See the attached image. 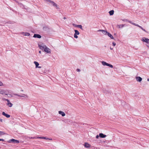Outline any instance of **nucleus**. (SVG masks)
Masks as SVG:
<instances>
[{"mask_svg":"<svg viewBox=\"0 0 149 149\" xmlns=\"http://www.w3.org/2000/svg\"><path fill=\"white\" fill-rule=\"evenodd\" d=\"M39 47L40 49L45 52H47V53H51V49L48 48L46 45L42 44V45H39Z\"/></svg>","mask_w":149,"mask_h":149,"instance_id":"1","label":"nucleus"},{"mask_svg":"<svg viewBox=\"0 0 149 149\" xmlns=\"http://www.w3.org/2000/svg\"><path fill=\"white\" fill-rule=\"evenodd\" d=\"M102 63L103 65H107L111 68H113V66L112 65L107 63L104 61H102Z\"/></svg>","mask_w":149,"mask_h":149,"instance_id":"2","label":"nucleus"},{"mask_svg":"<svg viewBox=\"0 0 149 149\" xmlns=\"http://www.w3.org/2000/svg\"><path fill=\"white\" fill-rule=\"evenodd\" d=\"M8 142L9 143H19V141L18 140H15L14 139H12L9 140L8 141Z\"/></svg>","mask_w":149,"mask_h":149,"instance_id":"3","label":"nucleus"},{"mask_svg":"<svg viewBox=\"0 0 149 149\" xmlns=\"http://www.w3.org/2000/svg\"><path fill=\"white\" fill-rule=\"evenodd\" d=\"M3 100H6V101L7 102H8V103H7V105L9 107H11L13 104H12L10 102V101L8 99H3Z\"/></svg>","mask_w":149,"mask_h":149,"instance_id":"4","label":"nucleus"},{"mask_svg":"<svg viewBox=\"0 0 149 149\" xmlns=\"http://www.w3.org/2000/svg\"><path fill=\"white\" fill-rule=\"evenodd\" d=\"M142 41L144 42H145L146 43H148L149 42V39L148 38L144 37L142 38Z\"/></svg>","mask_w":149,"mask_h":149,"instance_id":"5","label":"nucleus"},{"mask_svg":"<svg viewBox=\"0 0 149 149\" xmlns=\"http://www.w3.org/2000/svg\"><path fill=\"white\" fill-rule=\"evenodd\" d=\"M19 97H23L25 99L28 98L29 97L28 95L23 94H21L20 95Z\"/></svg>","mask_w":149,"mask_h":149,"instance_id":"6","label":"nucleus"},{"mask_svg":"<svg viewBox=\"0 0 149 149\" xmlns=\"http://www.w3.org/2000/svg\"><path fill=\"white\" fill-rule=\"evenodd\" d=\"M98 31H102V33H103L105 35H107V34L108 33V32L107 31H106L105 30L100 29L98 30Z\"/></svg>","mask_w":149,"mask_h":149,"instance_id":"7","label":"nucleus"},{"mask_svg":"<svg viewBox=\"0 0 149 149\" xmlns=\"http://www.w3.org/2000/svg\"><path fill=\"white\" fill-rule=\"evenodd\" d=\"M33 37L35 38H41V36L39 34H35L34 35Z\"/></svg>","mask_w":149,"mask_h":149,"instance_id":"8","label":"nucleus"},{"mask_svg":"<svg viewBox=\"0 0 149 149\" xmlns=\"http://www.w3.org/2000/svg\"><path fill=\"white\" fill-rule=\"evenodd\" d=\"M7 91H6L4 89H0V94H5L6 92Z\"/></svg>","mask_w":149,"mask_h":149,"instance_id":"9","label":"nucleus"},{"mask_svg":"<svg viewBox=\"0 0 149 149\" xmlns=\"http://www.w3.org/2000/svg\"><path fill=\"white\" fill-rule=\"evenodd\" d=\"M34 63L36 65V68H41V67H40V66H38V65H39V63L38 62H37L36 61H34Z\"/></svg>","mask_w":149,"mask_h":149,"instance_id":"10","label":"nucleus"},{"mask_svg":"<svg viewBox=\"0 0 149 149\" xmlns=\"http://www.w3.org/2000/svg\"><path fill=\"white\" fill-rule=\"evenodd\" d=\"M136 79L137 81L139 82H141L142 80V78L140 77H136Z\"/></svg>","mask_w":149,"mask_h":149,"instance_id":"11","label":"nucleus"},{"mask_svg":"<svg viewBox=\"0 0 149 149\" xmlns=\"http://www.w3.org/2000/svg\"><path fill=\"white\" fill-rule=\"evenodd\" d=\"M2 114L3 115L5 116L7 118H9L10 117V116L8 114L4 112H2Z\"/></svg>","mask_w":149,"mask_h":149,"instance_id":"12","label":"nucleus"},{"mask_svg":"<svg viewBox=\"0 0 149 149\" xmlns=\"http://www.w3.org/2000/svg\"><path fill=\"white\" fill-rule=\"evenodd\" d=\"M134 25L139 27L140 29H141L142 30H143L145 32H147V31L145 29H143L141 26L139 25L138 24H134Z\"/></svg>","mask_w":149,"mask_h":149,"instance_id":"13","label":"nucleus"},{"mask_svg":"<svg viewBox=\"0 0 149 149\" xmlns=\"http://www.w3.org/2000/svg\"><path fill=\"white\" fill-rule=\"evenodd\" d=\"M99 136L102 138H104L106 136V135L104 134L103 133H100L99 134Z\"/></svg>","mask_w":149,"mask_h":149,"instance_id":"14","label":"nucleus"},{"mask_svg":"<svg viewBox=\"0 0 149 149\" xmlns=\"http://www.w3.org/2000/svg\"><path fill=\"white\" fill-rule=\"evenodd\" d=\"M58 113L59 114H61L62 116H65V113L62 111H59Z\"/></svg>","mask_w":149,"mask_h":149,"instance_id":"15","label":"nucleus"},{"mask_svg":"<svg viewBox=\"0 0 149 149\" xmlns=\"http://www.w3.org/2000/svg\"><path fill=\"white\" fill-rule=\"evenodd\" d=\"M84 146L86 148H88L90 147V145L87 143H85Z\"/></svg>","mask_w":149,"mask_h":149,"instance_id":"16","label":"nucleus"},{"mask_svg":"<svg viewBox=\"0 0 149 149\" xmlns=\"http://www.w3.org/2000/svg\"><path fill=\"white\" fill-rule=\"evenodd\" d=\"M51 3L53 6L56 7H57V5L54 3V1H52Z\"/></svg>","mask_w":149,"mask_h":149,"instance_id":"17","label":"nucleus"},{"mask_svg":"<svg viewBox=\"0 0 149 149\" xmlns=\"http://www.w3.org/2000/svg\"><path fill=\"white\" fill-rule=\"evenodd\" d=\"M7 92H6V93H5V95H7L8 96V97H13V96L12 95L10 94H8V93H7Z\"/></svg>","mask_w":149,"mask_h":149,"instance_id":"18","label":"nucleus"},{"mask_svg":"<svg viewBox=\"0 0 149 149\" xmlns=\"http://www.w3.org/2000/svg\"><path fill=\"white\" fill-rule=\"evenodd\" d=\"M107 35H108L109 37H110L111 39H114V38L113 37V36L110 33L108 32V34H107Z\"/></svg>","mask_w":149,"mask_h":149,"instance_id":"19","label":"nucleus"},{"mask_svg":"<svg viewBox=\"0 0 149 149\" xmlns=\"http://www.w3.org/2000/svg\"><path fill=\"white\" fill-rule=\"evenodd\" d=\"M125 26L124 24H122L121 25H117V26H118V28H122L124 27Z\"/></svg>","mask_w":149,"mask_h":149,"instance_id":"20","label":"nucleus"},{"mask_svg":"<svg viewBox=\"0 0 149 149\" xmlns=\"http://www.w3.org/2000/svg\"><path fill=\"white\" fill-rule=\"evenodd\" d=\"M37 138L43 139H45L47 140L48 139H49V138H46V137H37Z\"/></svg>","mask_w":149,"mask_h":149,"instance_id":"21","label":"nucleus"},{"mask_svg":"<svg viewBox=\"0 0 149 149\" xmlns=\"http://www.w3.org/2000/svg\"><path fill=\"white\" fill-rule=\"evenodd\" d=\"M114 12V11L113 10H111L109 11V13L110 15H113Z\"/></svg>","mask_w":149,"mask_h":149,"instance_id":"22","label":"nucleus"},{"mask_svg":"<svg viewBox=\"0 0 149 149\" xmlns=\"http://www.w3.org/2000/svg\"><path fill=\"white\" fill-rule=\"evenodd\" d=\"M75 34L79 35V32L77 30H74Z\"/></svg>","mask_w":149,"mask_h":149,"instance_id":"23","label":"nucleus"},{"mask_svg":"<svg viewBox=\"0 0 149 149\" xmlns=\"http://www.w3.org/2000/svg\"><path fill=\"white\" fill-rule=\"evenodd\" d=\"M24 33V35L25 36H29L30 35V33H28L25 32V33Z\"/></svg>","mask_w":149,"mask_h":149,"instance_id":"24","label":"nucleus"},{"mask_svg":"<svg viewBox=\"0 0 149 149\" xmlns=\"http://www.w3.org/2000/svg\"><path fill=\"white\" fill-rule=\"evenodd\" d=\"M77 27L80 28L82 30H83V29H82V26L81 25H79L77 26Z\"/></svg>","mask_w":149,"mask_h":149,"instance_id":"25","label":"nucleus"},{"mask_svg":"<svg viewBox=\"0 0 149 149\" xmlns=\"http://www.w3.org/2000/svg\"><path fill=\"white\" fill-rule=\"evenodd\" d=\"M5 134L4 132L0 131V135H4Z\"/></svg>","mask_w":149,"mask_h":149,"instance_id":"26","label":"nucleus"},{"mask_svg":"<svg viewBox=\"0 0 149 149\" xmlns=\"http://www.w3.org/2000/svg\"><path fill=\"white\" fill-rule=\"evenodd\" d=\"M128 22L132 24H133L134 25V24H136L135 23H133V22H131V21H128Z\"/></svg>","mask_w":149,"mask_h":149,"instance_id":"27","label":"nucleus"},{"mask_svg":"<svg viewBox=\"0 0 149 149\" xmlns=\"http://www.w3.org/2000/svg\"><path fill=\"white\" fill-rule=\"evenodd\" d=\"M74 37L75 38H78V37L77 36V35L75 34V33L74 34Z\"/></svg>","mask_w":149,"mask_h":149,"instance_id":"28","label":"nucleus"},{"mask_svg":"<svg viewBox=\"0 0 149 149\" xmlns=\"http://www.w3.org/2000/svg\"><path fill=\"white\" fill-rule=\"evenodd\" d=\"M47 2H49V3H50L52 1L50 0H45Z\"/></svg>","mask_w":149,"mask_h":149,"instance_id":"29","label":"nucleus"},{"mask_svg":"<svg viewBox=\"0 0 149 149\" xmlns=\"http://www.w3.org/2000/svg\"><path fill=\"white\" fill-rule=\"evenodd\" d=\"M3 83L0 81V86H3Z\"/></svg>","mask_w":149,"mask_h":149,"instance_id":"30","label":"nucleus"},{"mask_svg":"<svg viewBox=\"0 0 149 149\" xmlns=\"http://www.w3.org/2000/svg\"><path fill=\"white\" fill-rule=\"evenodd\" d=\"M73 26H75V27H77V26L78 25H77L76 24H73Z\"/></svg>","mask_w":149,"mask_h":149,"instance_id":"31","label":"nucleus"},{"mask_svg":"<svg viewBox=\"0 0 149 149\" xmlns=\"http://www.w3.org/2000/svg\"><path fill=\"white\" fill-rule=\"evenodd\" d=\"M14 94V95H15L17 96H19V95H18V94H15V93H14V94Z\"/></svg>","mask_w":149,"mask_h":149,"instance_id":"32","label":"nucleus"},{"mask_svg":"<svg viewBox=\"0 0 149 149\" xmlns=\"http://www.w3.org/2000/svg\"><path fill=\"white\" fill-rule=\"evenodd\" d=\"M123 21H125V22H128V21H129V20H128L127 19H124L123 20Z\"/></svg>","mask_w":149,"mask_h":149,"instance_id":"33","label":"nucleus"},{"mask_svg":"<svg viewBox=\"0 0 149 149\" xmlns=\"http://www.w3.org/2000/svg\"><path fill=\"white\" fill-rule=\"evenodd\" d=\"M113 46H115L116 45V44L114 42H113Z\"/></svg>","mask_w":149,"mask_h":149,"instance_id":"34","label":"nucleus"},{"mask_svg":"<svg viewBox=\"0 0 149 149\" xmlns=\"http://www.w3.org/2000/svg\"><path fill=\"white\" fill-rule=\"evenodd\" d=\"M76 70L77 72L80 71V70L79 69H77Z\"/></svg>","mask_w":149,"mask_h":149,"instance_id":"35","label":"nucleus"},{"mask_svg":"<svg viewBox=\"0 0 149 149\" xmlns=\"http://www.w3.org/2000/svg\"><path fill=\"white\" fill-rule=\"evenodd\" d=\"M4 141V139H0V141Z\"/></svg>","mask_w":149,"mask_h":149,"instance_id":"36","label":"nucleus"},{"mask_svg":"<svg viewBox=\"0 0 149 149\" xmlns=\"http://www.w3.org/2000/svg\"><path fill=\"white\" fill-rule=\"evenodd\" d=\"M99 136L98 135H97L96 136V137L97 139H98V138H99Z\"/></svg>","mask_w":149,"mask_h":149,"instance_id":"37","label":"nucleus"},{"mask_svg":"<svg viewBox=\"0 0 149 149\" xmlns=\"http://www.w3.org/2000/svg\"><path fill=\"white\" fill-rule=\"evenodd\" d=\"M0 121H1V122H3V120L1 119H0Z\"/></svg>","mask_w":149,"mask_h":149,"instance_id":"38","label":"nucleus"},{"mask_svg":"<svg viewBox=\"0 0 149 149\" xmlns=\"http://www.w3.org/2000/svg\"><path fill=\"white\" fill-rule=\"evenodd\" d=\"M39 53L40 54H41V51H39Z\"/></svg>","mask_w":149,"mask_h":149,"instance_id":"39","label":"nucleus"},{"mask_svg":"<svg viewBox=\"0 0 149 149\" xmlns=\"http://www.w3.org/2000/svg\"><path fill=\"white\" fill-rule=\"evenodd\" d=\"M63 18L64 19H66V18L65 17H64Z\"/></svg>","mask_w":149,"mask_h":149,"instance_id":"40","label":"nucleus"},{"mask_svg":"<svg viewBox=\"0 0 149 149\" xmlns=\"http://www.w3.org/2000/svg\"><path fill=\"white\" fill-rule=\"evenodd\" d=\"M110 49L111 50H112L113 49V48H111V47H110Z\"/></svg>","mask_w":149,"mask_h":149,"instance_id":"41","label":"nucleus"},{"mask_svg":"<svg viewBox=\"0 0 149 149\" xmlns=\"http://www.w3.org/2000/svg\"><path fill=\"white\" fill-rule=\"evenodd\" d=\"M48 140H52V139H49H49H48Z\"/></svg>","mask_w":149,"mask_h":149,"instance_id":"42","label":"nucleus"},{"mask_svg":"<svg viewBox=\"0 0 149 149\" xmlns=\"http://www.w3.org/2000/svg\"><path fill=\"white\" fill-rule=\"evenodd\" d=\"M147 81H149V79H147Z\"/></svg>","mask_w":149,"mask_h":149,"instance_id":"43","label":"nucleus"},{"mask_svg":"<svg viewBox=\"0 0 149 149\" xmlns=\"http://www.w3.org/2000/svg\"><path fill=\"white\" fill-rule=\"evenodd\" d=\"M147 46H148V47H149V45H147Z\"/></svg>","mask_w":149,"mask_h":149,"instance_id":"44","label":"nucleus"}]
</instances>
